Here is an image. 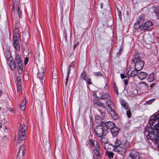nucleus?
I'll use <instances>...</instances> for the list:
<instances>
[{"label": "nucleus", "mask_w": 159, "mask_h": 159, "mask_svg": "<svg viewBox=\"0 0 159 159\" xmlns=\"http://www.w3.org/2000/svg\"><path fill=\"white\" fill-rule=\"evenodd\" d=\"M112 145L113 146L115 151L121 155L123 156L129 148L130 143L126 139L120 141V140L117 139L114 144Z\"/></svg>", "instance_id": "nucleus-1"}, {"label": "nucleus", "mask_w": 159, "mask_h": 159, "mask_svg": "<svg viewBox=\"0 0 159 159\" xmlns=\"http://www.w3.org/2000/svg\"><path fill=\"white\" fill-rule=\"evenodd\" d=\"M27 128V125L24 124H21L19 127L16 140L17 143H20V142L25 139V132Z\"/></svg>", "instance_id": "nucleus-2"}, {"label": "nucleus", "mask_w": 159, "mask_h": 159, "mask_svg": "<svg viewBox=\"0 0 159 159\" xmlns=\"http://www.w3.org/2000/svg\"><path fill=\"white\" fill-rule=\"evenodd\" d=\"M147 132L148 134L146 135L147 138L148 139L152 140L155 143H158V139H155L156 135L154 133L155 131L154 128L150 126L147 129Z\"/></svg>", "instance_id": "nucleus-3"}, {"label": "nucleus", "mask_w": 159, "mask_h": 159, "mask_svg": "<svg viewBox=\"0 0 159 159\" xmlns=\"http://www.w3.org/2000/svg\"><path fill=\"white\" fill-rule=\"evenodd\" d=\"M97 115L95 116V120L96 122L98 124H102L103 123L102 120L104 119L105 113L102 112L100 109H98L97 111Z\"/></svg>", "instance_id": "nucleus-4"}, {"label": "nucleus", "mask_w": 159, "mask_h": 159, "mask_svg": "<svg viewBox=\"0 0 159 159\" xmlns=\"http://www.w3.org/2000/svg\"><path fill=\"white\" fill-rule=\"evenodd\" d=\"M10 67L11 70H13L17 67L23 66L22 63L18 54L16 55L14 62L10 64L9 65Z\"/></svg>", "instance_id": "nucleus-5"}, {"label": "nucleus", "mask_w": 159, "mask_h": 159, "mask_svg": "<svg viewBox=\"0 0 159 159\" xmlns=\"http://www.w3.org/2000/svg\"><path fill=\"white\" fill-rule=\"evenodd\" d=\"M94 131L99 137L105 136L108 133L107 130H104L102 126H97L94 129Z\"/></svg>", "instance_id": "nucleus-6"}, {"label": "nucleus", "mask_w": 159, "mask_h": 159, "mask_svg": "<svg viewBox=\"0 0 159 159\" xmlns=\"http://www.w3.org/2000/svg\"><path fill=\"white\" fill-rule=\"evenodd\" d=\"M153 25L152 22L150 20H148L141 25L140 26V29L141 30H148L150 28V27Z\"/></svg>", "instance_id": "nucleus-7"}, {"label": "nucleus", "mask_w": 159, "mask_h": 159, "mask_svg": "<svg viewBox=\"0 0 159 159\" xmlns=\"http://www.w3.org/2000/svg\"><path fill=\"white\" fill-rule=\"evenodd\" d=\"M112 106H107L106 107V109L108 112L110 114L111 117L114 120H116L118 118V115L111 108Z\"/></svg>", "instance_id": "nucleus-8"}, {"label": "nucleus", "mask_w": 159, "mask_h": 159, "mask_svg": "<svg viewBox=\"0 0 159 159\" xmlns=\"http://www.w3.org/2000/svg\"><path fill=\"white\" fill-rule=\"evenodd\" d=\"M20 5L19 2L17 3L16 2H13L12 9L14 11L15 8H16L18 14V15L19 17H20L22 13L20 9Z\"/></svg>", "instance_id": "nucleus-9"}, {"label": "nucleus", "mask_w": 159, "mask_h": 159, "mask_svg": "<svg viewBox=\"0 0 159 159\" xmlns=\"http://www.w3.org/2000/svg\"><path fill=\"white\" fill-rule=\"evenodd\" d=\"M144 61L143 60H138L135 65V69L139 71L141 70L144 66Z\"/></svg>", "instance_id": "nucleus-10"}, {"label": "nucleus", "mask_w": 159, "mask_h": 159, "mask_svg": "<svg viewBox=\"0 0 159 159\" xmlns=\"http://www.w3.org/2000/svg\"><path fill=\"white\" fill-rule=\"evenodd\" d=\"M25 148L26 146L24 144L20 146L17 154V157L18 158H20L25 154Z\"/></svg>", "instance_id": "nucleus-11"}, {"label": "nucleus", "mask_w": 159, "mask_h": 159, "mask_svg": "<svg viewBox=\"0 0 159 159\" xmlns=\"http://www.w3.org/2000/svg\"><path fill=\"white\" fill-rule=\"evenodd\" d=\"M98 144L97 141H94L92 139L89 140L87 142V145L88 147L92 149H93V148Z\"/></svg>", "instance_id": "nucleus-12"}, {"label": "nucleus", "mask_w": 159, "mask_h": 159, "mask_svg": "<svg viewBox=\"0 0 159 159\" xmlns=\"http://www.w3.org/2000/svg\"><path fill=\"white\" fill-rule=\"evenodd\" d=\"M139 153L135 151H132L126 159H136L138 157Z\"/></svg>", "instance_id": "nucleus-13"}, {"label": "nucleus", "mask_w": 159, "mask_h": 159, "mask_svg": "<svg viewBox=\"0 0 159 159\" xmlns=\"http://www.w3.org/2000/svg\"><path fill=\"white\" fill-rule=\"evenodd\" d=\"M13 39H19L20 38L19 30L17 27H15L13 30Z\"/></svg>", "instance_id": "nucleus-14"}, {"label": "nucleus", "mask_w": 159, "mask_h": 159, "mask_svg": "<svg viewBox=\"0 0 159 159\" xmlns=\"http://www.w3.org/2000/svg\"><path fill=\"white\" fill-rule=\"evenodd\" d=\"M44 75V69L41 67L39 69V73L37 75L38 78L41 81L43 80Z\"/></svg>", "instance_id": "nucleus-15"}, {"label": "nucleus", "mask_w": 159, "mask_h": 159, "mask_svg": "<svg viewBox=\"0 0 159 159\" xmlns=\"http://www.w3.org/2000/svg\"><path fill=\"white\" fill-rule=\"evenodd\" d=\"M99 99L102 100H106V99L109 98H110V96L108 93L102 92L99 93Z\"/></svg>", "instance_id": "nucleus-16"}, {"label": "nucleus", "mask_w": 159, "mask_h": 159, "mask_svg": "<svg viewBox=\"0 0 159 159\" xmlns=\"http://www.w3.org/2000/svg\"><path fill=\"white\" fill-rule=\"evenodd\" d=\"M119 130V129L115 127V126L112 128L111 129L110 131L113 136L115 137L118 134Z\"/></svg>", "instance_id": "nucleus-17"}, {"label": "nucleus", "mask_w": 159, "mask_h": 159, "mask_svg": "<svg viewBox=\"0 0 159 159\" xmlns=\"http://www.w3.org/2000/svg\"><path fill=\"white\" fill-rule=\"evenodd\" d=\"M19 39H13L14 44L13 46L16 49V53H18L20 50V44L19 43Z\"/></svg>", "instance_id": "nucleus-18"}, {"label": "nucleus", "mask_w": 159, "mask_h": 159, "mask_svg": "<svg viewBox=\"0 0 159 159\" xmlns=\"http://www.w3.org/2000/svg\"><path fill=\"white\" fill-rule=\"evenodd\" d=\"M120 103L121 106L125 110H128L129 106L128 103L123 99L120 100Z\"/></svg>", "instance_id": "nucleus-19"}, {"label": "nucleus", "mask_w": 159, "mask_h": 159, "mask_svg": "<svg viewBox=\"0 0 159 159\" xmlns=\"http://www.w3.org/2000/svg\"><path fill=\"white\" fill-rule=\"evenodd\" d=\"M147 75V73L141 71L138 74L137 76L140 80H143L146 78Z\"/></svg>", "instance_id": "nucleus-20"}, {"label": "nucleus", "mask_w": 159, "mask_h": 159, "mask_svg": "<svg viewBox=\"0 0 159 159\" xmlns=\"http://www.w3.org/2000/svg\"><path fill=\"white\" fill-rule=\"evenodd\" d=\"M105 124L107 129H110V130L115 126V124L112 122L111 121L106 122Z\"/></svg>", "instance_id": "nucleus-21"}, {"label": "nucleus", "mask_w": 159, "mask_h": 159, "mask_svg": "<svg viewBox=\"0 0 159 159\" xmlns=\"http://www.w3.org/2000/svg\"><path fill=\"white\" fill-rule=\"evenodd\" d=\"M140 57L139 53L137 52H135L134 55H133L132 61L133 63H134L136 61H137L138 60H139Z\"/></svg>", "instance_id": "nucleus-22"}, {"label": "nucleus", "mask_w": 159, "mask_h": 159, "mask_svg": "<svg viewBox=\"0 0 159 159\" xmlns=\"http://www.w3.org/2000/svg\"><path fill=\"white\" fill-rule=\"evenodd\" d=\"M93 149H94V152L95 155L98 157H100V149L98 144L93 148Z\"/></svg>", "instance_id": "nucleus-23"}, {"label": "nucleus", "mask_w": 159, "mask_h": 159, "mask_svg": "<svg viewBox=\"0 0 159 159\" xmlns=\"http://www.w3.org/2000/svg\"><path fill=\"white\" fill-rule=\"evenodd\" d=\"M159 118V114H157L154 116V118L150 119L149 123L150 125H152L157 120L158 118Z\"/></svg>", "instance_id": "nucleus-24"}, {"label": "nucleus", "mask_w": 159, "mask_h": 159, "mask_svg": "<svg viewBox=\"0 0 159 159\" xmlns=\"http://www.w3.org/2000/svg\"><path fill=\"white\" fill-rule=\"evenodd\" d=\"M5 55L8 60L11 61L12 56H11V52L10 51L7 50L6 51Z\"/></svg>", "instance_id": "nucleus-25"}, {"label": "nucleus", "mask_w": 159, "mask_h": 159, "mask_svg": "<svg viewBox=\"0 0 159 159\" xmlns=\"http://www.w3.org/2000/svg\"><path fill=\"white\" fill-rule=\"evenodd\" d=\"M106 154L109 159H113L114 154L112 152L109 151H106Z\"/></svg>", "instance_id": "nucleus-26"}, {"label": "nucleus", "mask_w": 159, "mask_h": 159, "mask_svg": "<svg viewBox=\"0 0 159 159\" xmlns=\"http://www.w3.org/2000/svg\"><path fill=\"white\" fill-rule=\"evenodd\" d=\"M26 102L25 100H23L22 102L20 104V109L23 111L25 109V104Z\"/></svg>", "instance_id": "nucleus-27"}, {"label": "nucleus", "mask_w": 159, "mask_h": 159, "mask_svg": "<svg viewBox=\"0 0 159 159\" xmlns=\"http://www.w3.org/2000/svg\"><path fill=\"white\" fill-rule=\"evenodd\" d=\"M154 79V76L153 73H152L149 75L148 78V80L150 82H152Z\"/></svg>", "instance_id": "nucleus-28"}, {"label": "nucleus", "mask_w": 159, "mask_h": 159, "mask_svg": "<svg viewBox=\"0 0 159 159\" xmlns=\"http://www.w3.org/2000/svg\"><path fill=\"white\" fill-rule=\"evenodd\" d=\"M144 21V18L143 16H141L139 18V20H138L137 22L139 23V24L142 23Z\"/></svg>", "instance_id": "nucleus-29"}, {"label": "nucleus", "mask_w": 159, "mask_h": 159, "mask_svg": "<svg viewBox=\"0 0 159 159\" xmlns=\"http://www.w3.org/2000/svg\"><path fill=\"white\" fill-rule=\"evenodd\" d=\"M146 41L149 44H150L153 42V40L150 35L148 36L145 39Z\"/></svg>", "instance_id": "nucleus-30"}, {"label": "nucleus", "mask_w": 159, "mask_h": 159, "mask_svg": "<svg viewBox=\"0 0 159 159\" xmlns=\"http://www.w3.org/2000/svg\"><path fill=\"white\" fill-rule=\"evenodd\" d=\"M95 104L98 106L102 107V108H105L104 104L99 101L95 102Z\"/></svg>", "instance_id": "nucleus-31"}, {"label": "nucleus", "mask_w": 159, "mask_h": 159, "mask_svg": "<svg viewBox=\"0 0 159 159\" xmlns=\"http://www.w3.org/2000/svg\"><path fill=\"white\" fill-rule=\"evenodd\" d=\"M138 70L136 69L132 70L130 76L132 77H134L136 75H137L138 74Z\"/></svg>", "instance_id": "nucleus-32"}, {"label": "nucleus", "mask_w": 159, "mask_h": 159, "mask_svg": "<svg viewBox=\"0 0 159 159\" xmlns=\"http://www.w3.org/2000/svg\"><path fill=\"white\" fill-rule=\"evenodd\" d=\"M75 62L72 61V62H71L70 65L69 66L68 68V71H69V72H70L71 67H72L73 68H75Z\"/></svg>", "instance_id": "nucleus-33"}, {"label": "nucleus", "mask_w": 159, "mask_h": 159, "mask_svg": "<svg viewBox=\"0 0 159 159\" xmlns=\"http://www.w3.org/2000/svg\"><path fill=\"white\" fill-rule=\"evenodd\" d=\"M86 72L85 71H83L81 73L80 75L81 78L84 79L85 81H86Z\"/></svg>", "instance_id": "nucleus-34"}, {"label": "nucleus", "mask_w": 159, "mask_h": 159, "mask_svg": "<svg viewBox=\"0 0 159 159\" xmlns=\"http://www.w3.org/2000/svg\"><path fill=\"white\" fill-rule=\"evenodd\" d=\"M120 76L121 79H124L126 78H129L130 77V75H129L128 73H127L125 75L124 74H120Z\"/></svg>", "instance_id": "nucleus-35"}, {"label": "nucleus", "mask_w": 159, "mask_h": 159, "mask_svg": "<svg viewBox=\"0 0 159 159\" xmlns=\"http://www.w3.org/2000/svg\"><path fill=\"white\" fill-rule=\"evenodd\" d=\"M154 11L156 13L158 19H159V7H156L154 10Z\"/></svg>", "instance_id": "nucleus-36"}, {"label": "nucleus", "mask_w": 159, "mask_h": 159, "mask_svg": "<svg viewBox=\"0 0 159 159\" xmlns=\"http://www.w3.org/2000/svg\"><path fill=\"white\" fill-rule=\"evenodd\" d=\"M156 100L155 98L151 99L147 101L146 103L148 105H151L153 102Z\"/></svg>", "instance_id": "nucleus-37"}, {"label": "nucleus", "mask_w": 159, "mask_h": 159, "mask_svg": "<svg viewBox=\"0 0 159 159\" xmlns=\"http://www.w3.org/2000/svg\"><path fill=\"white\" fill-rule=\"evenodd\" d=\"M16 68H17L18 72L19 74H21L22 73L23 71V66H21L20 67H17Z\"/></svg>", "instance_id": "nucleus-38"}, {"label": "nucleus", "mask_w": 159, "mask_h": 159, "mask_svg": "<svg viewBox=\"0 0 159 159\" xmlns=\"http://www.w3.org/2000/svg\"><path fill=\"white\" fill-rule=\"evenodd\" d=\"M140 25L139 23L137 22L134 25V28L135 30H137L139 28H140Z\"/></svg>", "instance_id": "nucleus-39"}, {"label": "nucleus", "mask_w": 159, "mask_h": 159, "mask_svg": "<svg viewBox=\"0 0 159 159\" xmlns=\"http://www.w3.org/2000/svg\"><path fill=\"white\" fill-rule=\"evenodd\" d=\"M106 104L107 105V106H113V103L110 99L108 100L106 102Z\"/></svg>", "instance_id": "nucleus-40"}, {"label": "nucleus", "mask_w": 159, "mask_h": 159, "mask_svg": "<svg viewBox=\"0 0 159 159\" xmlns=\"http://www.w3.org/2000/svg\"><path fill=\"white\" fill-rule=\"evenodd\" d=\"M114 90L116 92V93L117 94V95H118L119 93H118V89L116 86V84L114 85Z\"/></svg>", "instance_id": "nucleus-41"}, {"label": "nucleus", "mask_w": 159, "mask_h": 159, "mask_svg": "<svg viewBox=\"0 0 159 159\" xmlns=\"http://www.w3.org/2000/svg\"><path fill=\"white\" fill-rule=\"evenodd\" d=\"M126 114L128 118H130L131 116V113L130 110H128L126 111Z\"/></svg>", "instance_id": "nucleus-42"}, {"label": "nucleus", "mask_w": 159, "mask_h": 159, "mask_svg": "<svg viewBox=\"0 0 159 159\" xmlns=\"http://www.w3.org/2000/svg\"><path fill=\"white\" fill-rule=\"evenodd\" d=\"M104 136L101 137H102L101 139H100V140L101 142L103 143H105L106 142V140L105 138H104V137H103Z\"/></svg>", "instance_id": "nucleus-43"}, {"label": "nucleus", "mask_w": 159, "mask_h": 159, "mask_svg": "<svg viewBox=\"0 0 159 159\" xmlns=\"http://www.w3.org/2000/svg\"><path fill=\"white\" fill-rule=\"evenodd\" d=\"M154 130H159V124H156L155 125L154 127Z\"/></svg>", "instance_id": "nucleus-44"}, {"label": "nucleus", "mask_w": 159, "mask_h": 159, "mask_svg": "<svg viewBox=\"0 0 159 159\" xmlns=\"http://www.w3.org/2000/svg\"><path fill=\"white\" fill-rule=\"evenodd\" d=\"M94 75L97 76H101L102 75L100 73V72H95L94 74Z\"/></svg>", "instance_id": "nucleus-45"}, {"label": "nucleus", "mask_w": 159, "mask_h": 159, "mask_svg": "<svg viewBox=\"0 0 159 159\" xmlns=\"http://www.w3.org/2000/svg\"><path fill=\"white\" fill-rule=\"evenodd\" d=\"M109 145L107 143H105L104 146V148L106 151H109Z\"/></svg>", "instance_id": "nucleus-46"}, {"label": "nucleus", "mask_w": 159, "mask_h": 159, "mask_svg": "<svg viewBox=\"0 0 159 159\" xmlns=\"http://www.w3.org/2000/svg\"><path fill=\"white\" fill-rule=\"evenodd\" d=\"M87 83L89 84H92V83L91 81V78H88L87 80Z\"/></svg>", "instance_id": "nucleus-47"}, {"label": "nucleus", "mask_w": 159, "mask_h": 159, "mask_svg": "<svg viewBox=\"0 0 159 159\" xmlns=\"http://www.w3.org/2000/svg\"><path fill=\"white\" fill-rule=\"evenodd\" d=\"M156 135L155 134V135H156L155 139H157V138H159V130H156Z\"/></svg>", "instance_id": "nucleus-48"}, {"label": "nucleus", "mask_w": 159, "mask_h": 159, "mask_svg": "<svg viewBox=\"0 0 159 159\" xmlns=\"http://www.w3.org/2000/svg\"><path fill=\"white\" fill-rule=\"evenodd\" d=\"M22 89L21 85L17 84V91L19 92Z\"/></svg>", "instance_id": "nucleus-49"}, {"label": "nucleus", "mask_w": 159, "mask_h": 159, "mask_svg": "<svg viewBox=\"0 0 159 159\" xmlns=\"http://www.w3.org/2000/svg\"><path fill=\"white\" fill-rule=\"evenodd\" d=\"M18 79H17V84L18 85H21V82L20 79L19 78Z\"/></svg>", "instance_id": "nucleus-50"}, {"label": "nucleus", "mask_w": 159, "mask_h": 159, "mask_svg": "<svg viewBox=\"0 0 159 159\" xmlns=\"http://www.w3.org/2000/svg\"><path fill=\"white\" fill-rule=\"evenodd\" d=\"M29 61V59L27 58H26L24 60V64L25 65H26L27 64Z\"/></svg>", "instance_id": "nucleus-51"}, {"label": "nucleus", "mask_w": 159, "mask_h": 159, "mask_svg": "<svg viewBox=\"0 0 159 159\" xmlns=\"http://www.w3.org/2000/svg\"><path fill=\"white\" fill-rule=\"evenodd\" d=\"M70 73V72H69V71H67V76L66 79V81H68V78L69 77V75Z\"/></svg>", "instance_id": "nucleus-52"}, {"label": "nucleus", "mask_w": 159, "mask_h": 159, "mask_svg": "<svg viewBox=\"0 0 159 159\" xmlns=\"http://www.w3.org/2000/svg\"><path fill=\"white\" fill-rule=\"evenodd\" d=\"M124 83L125 85H127L128 83V81L127 79H125L124 80Z\"/></svg>", "instance_id": "nucleus-53"}, {"label": "nucleus", "mask_w": 159, "mask_h": 159, "mask_svg": "<svg viewBox=\"0 0 159 159\" xmlns=\"http://www.w3.org/2000/svg\"><path fill=\"white\" fill-rule=\"evenodd\" d=\"M79 43L78 42L76 44H75L74 45L73 48L75 49L76 48V47L79 45Z\"/></svg>", "instance_id": "nucleus-54"}, {"label": "nucleus", "mask_w": 159, "mask_h": 159, "mask_svg": "<svg viewBox=\"0 0 159 159\" xmlns=\"http://www.w3.org/2000/svg\"><path fill=\"white\" fill-rule=\"evenodd\" d=\"M155 85V83H152L150 85V87H151V88H152L153 87H154Z\"/></svg>", "instance_id": "nucleus-55"}, {"label": "nucleus", "mask_w": 159, "mask_h": 159, "mask_svg": "<svg viewBox=\"0 0 159 159\" xmlns=\"http://www.w3.org/2000/svg\"><path fill=\"white\" fill-rule=\"evenodd\" d=\"M138 158H137L136 159H144L142 157H139V154H138Z\"/></svg>", "instance_id": "nucleus-56"}, {"label": "nucleus", "mask_w": 159, "mask_h": 159, "mask_svg": "<svg viewBox=\"0 0 159 159\" xmlns=\"http://www.w3.org/2000/svg\"><path fill=\"white\" fill-rule=\"evenodd\" d=\"M103 4L102 3H101L100 4V6H101V9H102L103 7Z\"/></svg>", "instance_id": "nucleus-57"}, {"label": "nucleus", "mask_w": 159, "mask_h": 159, "mask_svg": "<svg viewBox=\"0 0 159 159\" xmlns=\"http://www.w3.org/2000/svg\"><path fill=\"white\" fill-rule=\"evenodd\" d=\"M2 91L0 90V96L2 95Z\"/></svg>", "instance_id": "nucleus-58"}, {"label": "nucleus", "mask_w": 159, "mask_h": 159, "mask_svg": "<svg viewBox=\"0 0 159 159\" xmlns=\"http://www.w3.org/2000/svg\"><path fill=\"white\" fill-rule=\"evenodd\" d=\"M157 120L158 123L159 124V118L157 119Z\"/></svg>", "instance_id": "nucleus-59"}, {"label": "nucleus", "mask_w": 159, "mask_h": 159, "mask_svg": "<svg viewBox=\"0 0 159 159\" xmlns=\"http://www.w3.org/2000/svg\"><path fill=\"white\" fill-rule=\"evenodd\" d=\"M65 39L66 40V35L65 36H64Z\"/></svg>", "instance_id": "nucleus-60"}, {"label": "nucleus", "mask_w": 159, "mask_h": 159, "mask_svg": "<svg viewBox=\"0 0 159 159\" xmlns=\"http://www.w3.org/2000/svg\"><path fill=\"white\" fill-rule=\"evenodd\" d=\"M67 81H66V82H65V85H67Z\"/></svg>", "instance_id": "nucleus-61"}, {"label": "nucleus", "mask_w": 159, "mask_h": 159, "mask_svg": "<svg viewBox=\"0 0 159 159\" xmlns=\"http://www.w3.org/2000/svg\"><path fill=\"white\" fill-rule=\"evenodd\" d=\"M2 126V125L0 123V128H1Z\"/></svg>", "instance_id": "nucleus-62"}, {"label": "nucleus", "mask_w": 159, "mask_h": 159, "mask_svg": "<svg viewBox=\"0 0 159 159\" xmlns=\"http://www.w3.org/2000/svg\"><path fill=\"white\" fill-rule=\"evenodd\" d=\"M48 139H47V140L45 141V142H47V141H48Z\"/></svg>", "instance_id": "nucleus-63"}, {"label": "nucleus", "mask_w": 159, "mask_h": 159, "mask_svg": "<svg viewBox=\"0 0 159 159\" xmlns=\"http://www.w3.org/2000/svg\"><path fill=\"white\" fill-rule=\"evenodd\" d=\"M158 148H159V144H158Z\"/></svg>", "instance_id": "nucleus-64"}]
</instances>
